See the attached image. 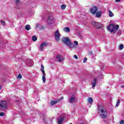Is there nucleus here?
Here are the masks:
<instances>
[{
    "label": "nucleus",
    "instance_id": "1",
    "mask_svg": "<svg viewBox=\"0 0 124 124\" xmlns=\"http://www.w3.org/2000/svg\"><path fill=\"white\" fill-rule=\"evenodd\" d=\"M98 113H101L100 116L102 117V119H106L107 118V110H105V108L102 105H98Z\"/></svg>",
    "mask_w": 124,
    "mask_h": 124
},
{
    "label": "nucleus",
    "instance_id": "2",
    "mask_svg": "<svg viewBox=\"0 0 124 124\" xmlns=\"http://www.w3.org/2000/svg\"><path fill=\"white\" fill-rule=\"evenodd\" d=\"M62 41L63 43H64V44H65V45H66V46H68L69 48H75L76 47L75 45L71 43V41H70V40L68 37L62 38Z\"/></svg>",
    "mask_w": 124,
    "mask_h": 124
},
{
    "label": "nucleus",
    "instance_id": "3",
    "mask_svg": "<svg viewBox=\"0 0 124 124\" xmlns=\"http://www.w3.org/2000/svg\"><path fill=\"white\" fill-rule=\"evenodd\" d=\"M0 109L4 111L7 109V102L5 100H2L0 102Z\"/></svg>",
    "mask_w": 124,
    "mask_h": 124
},
{
    "label": "nucleus",
    "instance_id": "4",
    "mask_svg": "<svg viewBox=\"0 0 124 124\" xmlns=\"http://www.w3.org/2000/svg\"><path fill=\"white\" fill-rule=\"evenodd\" d=\"M91 25H92L95 29H100V28H102V24L97 21H91Z\"/></svg>",
    "mask_w": 124,
    "mask_h": 124
},
{
    "label": "nucleus",
    "instance_id": "5",
    "mask_svg": "<svg viewBox=\"0 0 124 124\" xmlns=\"http://www.w3.org/2000/svg\"><path fill=\"white\" fill-rule=\"evenodd\" d=\"M98 9L97 7L93 5L90 8L89 11L90 13H92L93 14V15H94V14L96 13Z\"/></svg>",
    "mask_w": 124,
    "mask_h": 124
},
{
    "label": "nucleus",
    "instance_id": "6",
    "mask_svg": "<svg viewBox=\"0 0 124 124\" xmlns=\"http://www.w3.org/2000/svg\"><path fill=\"white\" fill-rule=\"evenodd\" d=\"M63 96H62L59 100H54L53 101H51L50 104L52 106H53V105H56L58 102H61V101H62V100H63Z\"/></svg>",
    "mask_w": 124,
    "mask_h": 124
},
{
    "label": "nucleus",
    "instance_id": "7",
    "mask_svg": "<svg viewBox=\"0 0 124 124\" xmlns=\"http://www.w3.org/2000/svg\"><path fill=\"white\" fill-rule=\"evenodd\" d=\"M54 36L55 37V39L56 41H60V39L61 38V36H60V31L59 30H57L56 31Z\"/></svg>",
    "mask_w": 124,
    "mask_h": 124
},
{
    "label": "nucleus",
    "instance_id": "8",
    "mask_svg": "<svg viewBox=\"0 0 124 124\" xmlns=\"http://www.w3.org/2000/svg\"><path fill=\"white\" fill-rule=\"evenodd\" d=\"M47 24L49 26H51L52 24H54V19H53V16H49L47 18Z\"/></svg>",
    "mask_w": 124,
    "mask_h": 124
},
{
    "label": "nucleus",
    "instance_id": "9",
    "mask_svg": "<svg viewBox=\"0 0 124 124\" xmlns=\"http://www.w3.org/2000/svg\"><path fill=\"white\" fill-rule=\"evenodd\" d=\"M108 30L110 32H114V31H115L114 30V24H110L108 26Z\"/></svg>",
    "mask_w": 124,
    "mask_h": 124
},
{
    "label": "nucleus",
    "instance_id": "10",
    "mask_svg": "<svg viewBox=\"0 0 124 124\" xmlns=\"http://www.w3.org/2000/svg\"><path fill=\"white\" fill-rule=\"evenodd\" d=\"M75 101H76V98L75 97V96L74 95H73L71 97H70L69 98V102L70 103H74Z\"/></svg>",
    "mask_w": 124,
    "mask_h": 124
},
{
    "label": "nucleus",
    "instance_id": "11",
    "mask_svg": "<svg viewBox=\"0 0 124 124\" xmlns=\"http://www.w3.org/2000/svg\"><path fill=\"white\" fill-rule=\"evenodd\" d=\"M26 63L27 65V66H32L33 65V63L32 62V60L31 59H28L27 62Z\"/></svg>",
    "mask_w": 124,
    "mask_h": 124
},
{
    "label": "nucleus",
    "instance_id": "12",
    "mask_svg": "<svg viewBox=\"0 0 124 124\" xmlns=\"http://www.w3.org/2000/svg\"><path fill=\"white\" fill-rule=\"evenodd\" d=\"M56 60H58V61L60 62H62L64 61L63 59L62 58V56L60 55H57L56 57Z\"/></svg>",
    "mask_w": 124,
    "mask_h": 124
},
{
    "label": "nucleus",
    "instance_id": "13",
    "mask_svg": "<svg viewBox=\"0 0 124 124\" xmlns=\"http://www.w3.org/2000/svg\"><path fill=\"white\" fill-rule=\"evenodd\" d=\"M47 45H48V44H47V43L43 42V43H42L40 45V51H43V49H44V47L45 46H47Z\"/></svg>",
    "mask_w": 124,
    "mask_h": 124
},
{
    "label": "nucleus",
    "instance_id": "14",
    "mask_svg": "<svg viewBox=\"0 0 124 124\" xmlns=\"http://www.w3.org/2000/svg\"><path fill=\"white\" fill-rule=\"evenodd\" d=\"M96 83H97V79L94 78L93 82H92V88H94L96 85Z\"/></svg>",
    "mask_w": 124,
    "mask_h": 124
},
{
    "label": "nucleus",
    "instance_id": "15",
    "mask_svg": "<svg viewBox=\"0 0 124 124\" xmlns=\"http://www.w3.org/2000/svg\"><path fill=\"white\" fill-rule=\"evenodd\" d=\"M58 121V124H62V122L64 120V118L63 117H61L60 118L57 119Z\"/></svg>",
    "mask_w": 124,
    "mask_h": 124
},
{
    "label": "nucleus",
    "instance_id": "16",
    "mask_svg": "<svg viewBox=\"0 0 124 124\" xmlns=\"http://www.w3.org/2000/svg\"><path fill=\"white\" fill-rule=\"evenodd\" d=\"M102 14V12L98 11L96 13V17L97 18H99L101 16Z\"/></svg>",
    "mask_w": 124,
    "mask_h": 124
},
{
    "label": "nucleus",
    "instance_id": "17",
    "mask_svg": "<svg viewBox=\"0 0 124 124\" xmlns=\"http://www.w3.org/2000/svg\"><path fill=\"white\" fill-rule=\"evenodd\" d=\"M63 31L65 32H70V28L69 27H66L63 28Z\"/></svg>",
    "mask_w": 124,
    "mask_h": 124
},
{
    "label": "nucleus",
    "instance_id": "18",
    "mask_svg": "<svg viewBox=\"0 0 124 124\" xmlns=\"http://www.w3.org/2000/svg\"><path fill=\"white\" fill-rule=\"evenodd\" d=\"M120 26H119V25H117L116 26L113 25V30L115 31H118V30H119V28Z\"/></svg>",
    "mask_w": 124,
    "mask_h": 124
},
{
    "label": "nucleus",
    "instance_id": "19",
    "mask_svg": "<svg viewBox=\"0 0 124 124\" xmlns=\"http://www.w3.org/2000/svg\"><path fill=\"white\" fill-rule=\"evenodd\" d=\"M37 28H39V29H40V30H42V29H43V28H44V27L40 26V24H37L36 26V29H37Z\"/></svg>",
    "mask_w": 124,
    "mask_h": 124
},
{
    "label": "nucleus",
    "instance_id": "20",
    "mask_svg": "<svg viewBox=\"0 0 124 124\" xmlns=\"http://www.w3.org/2000/svg\"><path fill=\"white\" fill-rule=\"evenodd\" d=\"M25 29L27 31H29L31 30V25H26L25 26Z\"/></svg>",
    "mask_w": 124,
    "mask_h": 124
},
{
    "label": "nucleus",
    "instance_id": "21",
    "mask_svg": "<svg viewBox=\"0 0 124 124\" xmlns=\"http://www.w3.org/2000/svg\"><path fill=\"white\" fill-rule=\"evenodd\" d=\"M41 70L43 74H44V73H45V71L44 70V66L43 65H41Z\"/></svg>",
    "mask_w": 124,
    "mask_h": 124
},
{
    "label": "nucleus",
    "instance_id": "22",
    "mask_svg": "<svg viewBox=\"0 0 124 124\" xmlns=\"http://www.w3.org/2000/svg\"><path fill=\"white\" fill-rule=\"evenodd\" d=\"M93 98H91V97H89L88 98V102L90 104H92V103H93Z\"/></svg>",
    "mask_w": 124,
    "mask_h": 124
},
{
    "label": "nucleus",
    "instance_id": "23",
    "mask_svg": "<svg viewBox=\"0 0 124 124\" xmlns=\"http://www.w3.org/2000/svg\"><path fill=\"white\" fill-rule=\"evenodd\" d=\"M108 13L109 17H113V16H114V14L112 13V11H111V10L108 11Z\"/></svg>",
    "mask_w": 124,
    "mask_h": 124
},
{
    "label": "nucleus",
    "instance_id": "24",
    "mask_svg": "<svg viewBox=\"0 0 124 124\" xmlns=\"http://www.w3.org/2000/svg\"><path fill=\"white\" fill-rule=\"evenodd\" d=\"M32 40L33 41H36V40H37V37L35 36H33L32 37Z\"/></svg>",
    "mask_w": 124,
    "mask_h": 124
},
{
    "label": "nucleus",
    "instance_id": "25",
    "mask_svg": "<svg viewBox=\"0 0 124 124\" xmlns=\"http://www.w3.org/2000/svg\"><path fill=\"white\" fill-rule=\"evenodd\" d=\"M119 49L120 50H123L124 49V45L121 44L119 46Z\"/></svg>",
    "mask_w": 124,
    "mask_h": 124
},
{
    "label": "nucleus",
    "instance_id": "26",
    "mask_svg": "<svg viewBox=\"0 0 124 124\" xmlns=\"http://www.w3.org/2000/svg\"><path fill=\"white\" fill-rule=\"evenodd\" d=\"M42 80L43 81V83H45L46 82V78H45V76H42Z\"/></svg>",
    "mask_w": 124,
    "mask_h": 124
},
{
    "label": "nucleus",
    "instance_id": "27",
    "mask_svg": "<svg viewBox=\"0 0 124 124\" xmlns=\"http://www.w3.org/2000/svg\"><path fill=\"white\" fill-rule=\"evenodd\" d=\"M120 102H121V100H118L117 101V103H116V107H118V106H119V105Z\"/></svg>",
    "mask_w": 124,
    "mask_h": 124
},
{
    "label": "nucleus",
    "instance_id": "28",
    "mask_svg": "<svg viewBox=\"0 0 124 124\" xmlns=\"http://www.w3.org/2000/svg\"><path fill=\"white\" fill-rule=\"evenodd\" d=\"M0 22H1V23L2 24V25H3V26H5V25H6L5 21H2V20L1 19Z\"/></svg>",
    "mask_w": 124,
    "mask_h": 124
},
{
    "label": "nucleus",
    "instance_id": "29",
    "mask_svg": "<svg viewBox=\"0 0 124 124\" xmlns=\"http://www.w3.org/2000/svg\"><path fill=\"white\" fill-rule=\"evenodd\" d=\"M22 77H22V75H21V74H19L18 75L17 78H19V79H22Z\"/></svg>",
    "mask_w": 124,
    "mask_h": 124
},
{
    "label": "nucleus",
    "instance_id": "30",
    "mask_svg": "<svg viewBox=\"0 0 124 124\" xmlns=\"http://www.w3.org/2000/svg\"><path fill=\"white\" fill-rule=\"evenodd\" d=\"M0 116L1 117H4V116H5V114L4 112H0Z\"/></svg>",
    "mask_w": 124,
    "mask_h": 124
},
{
    "label": "nucleus",
    "instance_id": "31",
    "mask_svg": "<svg viewBox=\"0 0 124 124\" xmlns=\"http://www.w3.org/2000/svg\"><path fill=\"white\" fill-rule=\"evenodd\" d=\"M66 7V6L65 5H61L62 9H65Z\"/></svg>",
    "mask_w": 124,
    "mask_h": 124
},
{
    "label": "nucleus",
    "instance_id": "32",
    "mask_svg": "<svg viewBox=\"0 0 124 124\" xmlns=\"http://www.w3.org/2000/svg\"><path fill=\"white\" fill-rule=\"evenodd\" d=\"M87 61H88V58H84L83 60L84 63H86V62H87Z\"/></svg>",
    "mask_w": 124,
    "mask_h": 124
},
{
    "label": "nucleus",
    "instance_id": "33",
    "mask_svg": "<svg viewBox=\"0 0 124 124\" xmlns=\"http://www.w3.org/2000/svg\"><path fill=\"white\" fill-rule=\"evenodd\" d=\"M74 43L76 45H78V42H77V41H74Z\"/></svg>",
    "mask_w": 124,
    "mask_h": 124
},
{
    "label": "nucleus",
    "instance_id": "34",
    "mask_svg": "<svg viewBox=\"0 0 124 124\" xmlns=\"http://www.w3.org/2000/svg\"><path fill=\"white\" fill-rule=\"evenodd\" d=\"M120 124H124V120H121L120 122Z\"/></svg>",
    "mask_w": 124,
    "mask_h": 124
},
{
    "label": "nucleus",
    "instance_id": "35",
    "mask_svg": "<svg viewBox=\"0 0 124 124\" xmlns=\"http://www.w3.org/2000/svg\"><path fill=\"white\" fill-rule=\"evenodd\" d=\"M74 58L75 59H76V60H77V59H78V57H77V55H75L74 56Z\"/></svg>",
    "mask_w": 124,
    "mask_h": 124
},
{
    "label": "nucleus",
    "instance_id": "36",
    "mask_svg": "<svg viewBox=\"0 0 124 124\" xmlns=\"http://www.w3.org/2000/svg\"><path fill=\"white\" fill-rule=\"evenodd\" d=\"M89 55H90V56H93V52L89 51Z\"/></svg>",
    "mask_w": 124,
    "mask_h": 124
},
{
    "label": "nucleus",
    "instance_id": "37",
    "mask_svg": "<svg viewBox=\"0 0 124 124\" xmlns=\"http://www.w3.org/2000/svg\"><path fill=\"white\" fill-rule=\"evenodd\" d=\"M16 0V4H19V1H20V0Z\"/></svg>",
    "mask_w": 124,
    "mask_h": 124
},
{
    "label": "nucleus",
    "instance_id": "38",
    "mask_svg": "<svg viewBox=\"0 0 124 124\" xmlns=\"http://www.w3.org/2000/svg\"><path fill=\"white\" fill-rule=\"evenodd\" d=\"M41 117H44V118H46V116H45V115H44V114H42V115H41Z\"/></svg>",
    "mask_w": 124,
    "mask_h": 124
},
{
    "label": "nucleus",
    "instance_id": "39",
    "mask_svg": "<svg viewBox=\"0 0 124 124\" xmlns=\"http://www.w3.org/2000/svg\"><path fill=\"white\" fill-rule=\"evenodd\" d=\"M120 1H121V0H115V1L116 2H120Z\"/></svg>",
    "mask_w": 124,
    "mask_h": 124
},
{
    "label": "nucleus",
    "instance_id": "40",
    "mask_svg": "<svg viewBox=\"0 0 124 124\" xmlns=\"http://www.w3.org/2000/svg\"><path fill=\"white\" fill-rule=\"evenodd\" d=\"M43 76H46V74H45V73H44V74H43Z\"/></svg>",
    "mask_w": 124,
    "mask_h": 124
},
{
    "label": "nucleus",
    "instance_id": "41",
    "mask_svg": "<svg viewBox=\"0 0 124 124\" xmlns=\"http://www.w3.org/2000/svg\"><path fill=\"white\" fill-rule=\"evenodd\" d=\"M121 87H122L123 89H124V85H122V86H121Z\"/></svg>",
    "mask_w": 124,
    "mask_h": 124
},
{
    "label": "nucleus",
    "instance_id": "42",
    "mask_svg": "<svg viewBox=\"0 0 124 124\" xmlns=\"http://www.w3.org/2000/svg\"><path fill=\"white\" fill-rule=\"evenodd\" d=\"M1 86L0 85V90H1Z\"/></svg>",
    "mask_w": 124,
    "mask_h": 124
},
{
    "label": "nucleus",
    "instance_id": "43",
    "mask_svg": "<svg viewBox=\"0 0 124 124\" xmlns=\"http://www.w3.org/2000/svg\"><path fill=\"white\" fill-rule=\"evenodd\" d=\"M43 120L44 121V118H43Z\"/></svg>",
    "mask_w": 124,
    "mask_h": 124
}]
</instances>
